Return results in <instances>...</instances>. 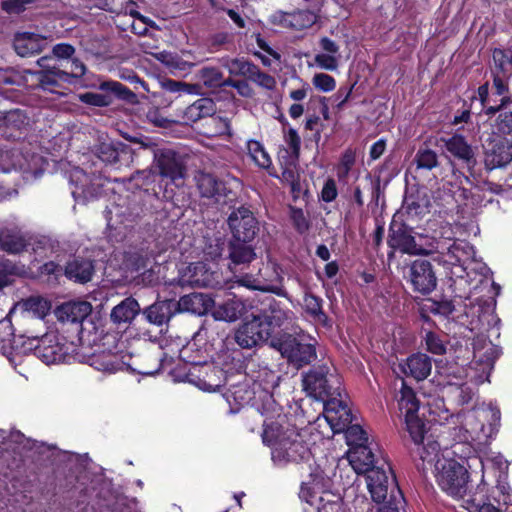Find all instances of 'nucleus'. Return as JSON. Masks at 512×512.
Masks as SVG:
<instances>
[{"label": "nucleus", "instance_id": "obj_49", "mask_svg": "<svg viewBox=\"0 0 512 512\" xmlns=\"http://www.w3.org/2000/svg\"><path fill=\"white\" fill-rule=\"evenodd\" d=\"M493 74V95L500 97V99L507 98V104H511V96L509 95L508 78L510 76H504L499 73Z\"/></svg>", "mask_w": 512, "mask_h": 512}, {"label": "nucleus", "instance_id": "obj_42", "mask_svg": "<svg viewBox=\"0 0 512 512\" xmlns=\"http://www.w3.org/2000/svg\"><path fill=\"white\" fill-rule=\"evenodd\" d=\"M155 261V254L148 249H139L129 254L128 262L133 270H146Z\"/></svg>", "mask_w": 512, "mask_h": 512}, {"label": "nucleus", "instance_id": "obj_40", "mask_svg": "<svg viewBox=\"0 0 512 512\" xmlns=\"http://www.w3.org/2000/svg\"><path fill=\"white\" fill-rule=\"evenodd\" d=\"M23 310L32 313L39 319H43L50 310V304L40 296H30L21 302Z\"/></svg>", "mask_w": 512, "mask_h": 512}, {"label": "nucleus", "instance_id": "obj_59", "mask_svg": "<svg viewBox=\"0 0 512 512\" xmlns=\"http://www.w3.org/2000/svg\"><path fill=\"white\" fill-rule=\"evenodd\" d=\"M467 506L465 508L470 512H501L498 508L490 503L476 502V499L473 497H469L465 499Z\"/></svg>", "mask_w": 512, "mask_h": 512}, {"label": "nucleus", "instance_id": "obj_60", "mask_svg": "<svg viewBox=\"0 0 512 512\" xmlns=\"http://www.w3.org/2000/svg\"><path fill=\"white\" fill-rule=\"evenodd\" d=\"M252 82L267 90H273L276 87L275 78L272 75L261 71V69L255 75Z\"/></svg>", "mask_w": 512, "mask_h": 512}, {"label": "nucleus", "instance_id": "obj_16", "mask_svg": "<svg viewBox=\"0 0 512 512\" xmlns=\"http://www.w3.org/2000/svg\"><path fill=\"white\" fill-rule=\"evenodd\" d=\"M196 187L201 197L214 198L217 202L232 201L235 193L227 188L226 183L217 179L213 174L199 171L195 175Z\"/></svg>", "mask_w": 512, "mask_h": 512}, {"label": "nucleus", "instance_id": "obj_62", "mask_svg": "<svg viewBox=\"0 0 512 512\" xmlns=\"http://www.w3.org/2000/svg\"><path fill=\"white\" fill-rule=\"evenodd\" d=\"M213 123L215 124L216 131L215 133L218 135H231V123L227 117L215 116V114L211 117Z\"/></svg>", "mask_w": 512, "mask_h": 512}, {"label": "nucleus", "instance_id": "obj_29", "mask_svg": "<svg viewBox=\"0 0 512 512\" xmlns=\"http://www.w3.org/2000/svg\"><path fill=\"white\" fill-rule=\"evenodd\" d=\"M30 245L27 237L17 229L0 230V249L8 254H20Z\"/></svg>", "mask_w": 512, "mask_h": 512}, {"label": "nucleus", "instance_id": "obj_47", "mask_svg": "<svg viewBox=\"0 0 512 512\" xmlns=\"http://www.w3.org/2000/svg\"><path fill=\"white\" fill-rule=\"evenodd\" d=\"M193 273L190 275L188 282L191 285L206 287L210 282V273L205 269V265L201 262L191 264L188 267Z\"/></svg>", "mask_w": 512, "mask_h": 512}, {"label": "nucleus", "instance_id": "obj_3", "mask_svg": "<svg viewBox=\"0 0 512 512\" xmlns=\"http://www.w3.org/2000/svg\"><path fill=\"white\" fill-rule=\"evenodd\" d=\"M229 239L226 258L235 266L251 263L256 259L255 240L260 223L250 206L232 207L226 220Z\"/></svg>", "mask_w": 512, "mask_h": 512}, {"label": "nucleus", "instance_id": "obj_45", "mask_svg": "<svg viewBox=\"0 0 512 512\" xmlns=\"http://www.w3.org/2000/svg\"><path fill=\"white\" fill-rule=\"evenodd\" d=\"M283 139L289 149V158L298 162L301 150V138L296 129L289 127L283 128Z\"/></svg>", "mask_w": 512, "mask_h": 512}, {"label": "nucleus", "instance_id": "obj_39", "mask_svg": "<svg viewBox=\"0 0 512 512\" xmlns=\"http://www.w3.org/2000/svg\"><path fill=\"white\" fill-rule=\"evenodd\" d=\"M248 154L261 168L268 169L272 166V160L265 150L264 146L257 140H249L247 142Z\"/></svg>", "mask_w": 512, "mask_h": 512}, {"label": "nucleus", "instance_id": "obj_63", "mask_svg": "<svg viewBox=\"0 0 512 512\" xmlns=\"http://www.w3.org/2000/svg\"><path fill=\"white\" fill-rule=\"evenodd\" d=\"M356 162V153L353 149H346L340 158L341 168L344 170V174L347 175L349 171L352 169Z\"/></svg>", "mask_w": 512, "mask_h": 512}, {"label": "nucleus", "instance_id": "obj_56", "mask_svg": "<svg viewBox=\"0 0 512 512\" xmlns=\"http://www.w3.org/2000/svg\"><path fill=\"white\" fill-rule=\"evenodd\" d=\"M231 39L228 32H217L207 38V46L211 52L219 51Z\"/></svg>", "mask_w": 512, "mask_h": 512}, {"label": "nucleus", "instance_id": "obj_28", "mask_svg": "<svg viewBox=\"0 0 512 512\" xmlns=\"http://www.w3.org/2000/svg\"><path fill=\"white\" fill-rule=\"evenodd\" d=\"M215 113L216 103L214 100L201 97L185 108L182 119L185 124H192L203 118L212 117Z\"/></svg>", "mask_w": 512, "mask_h": 512}, {"label": "nucleus", "instance_id": "obj_8", "mask_svg": "<svg viewBox=\"0 0 512 512\" xmlns=\"http://www.w3.org/2000/svg\"><path fill=\"white\" fill-rule=\"evenodd\" d=\"M135 142L140 144L139 152L149 150L152 153L154 171L162 179L169 180L171 183L178 185V181H182L185 178L187 172L186 163L178 152L171 148H159L155 143Z\"/></svg>", "mask_w": 512, "mask_h": 512}, {"label": "nucleus", "instance_id": "obj_20", "mask_svg": "<svg viewBox=\"0 0 512 512\" xmlns=\"http://www.w3.org/2000/svg\"><path fill=\"white\" fill-rule=\"evenodd\" d=\"M399 489L395 479L389 481V477L384 469L372 470L367 475V487L371 494L372 500L383 506L388 504L392 487Z\"/></svg>", "mask_w": 512, "mask_h": 512}, {"label": "nucleus", "instance_id": "obj_27", "mask_svg": "<svg viewBox=\"0 0 512 512\" xmlns=\"http://www.w3.org/2000/svg\"><path fill=\"white\" fill-rule=\"evenodd\" d=\"M92 311V306L87 301L67 302L59 306L56 315L59 321L64 323L81 324Z\"/></svg>", "mask_w": 512, "mask_h": 512}, {"label": "nucleus", "instance_id": "obj_10", "mask_svg": "<svg viewBox=\"0 0 512 512\" xmlns=\"http://www.w3.org/2000/svg\"><path fill=\"white\" fill-rule=\"evenodd\" d=\"M468 470L454 459L447 460L437 475L441 489L455 499H464L468 493Z\"/></svg>", "mask_w": 512, "mask_h": 512}, {"label": "nucleus", "instance_id": "obj_50", "mask_svg": "<svg viewBox=\"0 0 512 512\" xmlns=\"http://www.w3.org/2000/svg\"><path fill=\"white\" fill-rule=\"evenodd\" d=\"M424 340L426 349L430 353L435 355H444L446 353V345L437 333L433 331L426 332Z\"/></svg>", "mask_w": 512, "mask_h": 512}, {"label": "nucleus", "instance_id": "obj_4", "mask_svg": "<svg viewBox=\"0 0 512 512\" xmlns=\"http://www.w3.org/2000/svg\"><path fill=\"white\" fill-rule=\"evenodd\" d=\"M341 377L335 369L327 364L313 365L303 374L302 386L306 394L324 403V414L327 422L341 419L337 413H342V420H347L348 414L344 411L345 402L341 397Z\"/></svg>", "mask_w": 512, "mask_h": 512}, {"label": "nucleus", "instance_id": "obj_12", "mask_svg": "<svg viewBox=\"0 0 512 512\" xmlns=\"http://www.w3.org/2000/svg\"><path fill=\"white\" fill-rule=\"evenodd\" d=\"M387 244L391 251L388 257L394 255V251H400L403 254H419L423 249L417 245L413 236V228L403 221H398L393 217L389 225Z\"/></svg>", "mask_w": 512, "mask_h": 512}, {"label": "nucleus", "instance_id": "obj_13", "mask_svg": "<svg viewBox=\"0 0 512 512\" xmlns=\"http://www.w3.org/2000/svg\"><path fill=\"white\" fill-rule=\"evenodd\" d=\"M96 154L101 161L120 169L123 166L129 167L133 164L139 155V150L133 149L130 145L122 142H102L97 146Z\"/></svg>", "mask_w": 512, "mask_h": 512}, {"label": "nucleus", "instance_id": "obj_17", "mask_svg": "<svg viewBox=\"0 0 512 512\" xmlns=\"http://www.w3.org/2000/svg\"><path fill=\"white\" fill-rule=\"evenodd\" d=\"M319 16L309 9H297L292 12L277 11L272 15V23L283 28L302 31L311 28Z\"/></svg>", "mask_w": 512, "mask_h": 512}, {"label": "nucleus", "instance_id": "obj_38", "mask_svg": "<svg viewBox=\"0 0 512 512\" xmlns=\"http://www.w3.org/2000/svg\"><path fill=\"white\" fill-rule=\"evenodd\" d=\"M417 169L432 170L439 166L438 154L427 146H421L414 157Z\"/></svg>", "mask_w": 512, "mask_h": 512}, {"label": "nucleus", "instance_id": "obj_6", "mask_svg": "<svg viewBox=\"0 0 512 512\" xmlns=\"http://www.w3.org/2000/svg\"><path fill=\"white\" fill-rule=\"evenodd\" d=\"M263 443L274 448L278 457L287 462L299 463L308 461L311 451L303 435L296 429L282 431V426L276 422L264 423L262 433Z\"/></svg>", "mask_w": 512, "mask_h": 512}, {"label": "nucleus", "instance_id": "obj_43", "mask_svg": "<svg viewBox=\"0 0 512 512\" xmlns=\"http://www.w3.org/2000/svg\"><path fill=\"white\" fill-rule=\"evenodd\" d=\"M427 301L429 303L428 310L434 315L448 318L455 310L453 300L446 298L444 295L430 298Z\"/></svg>", "mask_w": 512, "mask_h": 512}, {"label": "nucleus", "instance_id": "obj_18", "mask_svg": "<svg viewBox=\"0 0 512 512\" xmlns=\"http://www.w3.org/2000/svg\"><path fill=\"white\" fill-rule=\"evenodd\" d=\"M212 315L216 320L234 322L247 312L246 302L232 292H226L220 301L214 300Z\"/></svg>", "mask_w": 512, "mask_h": 512}, {"label": "nucleus", "instance_id": "obj_57", "mask_svg": "<svg viewBox=\"0 0 512 512\" xmlns=\"http://www.w3.org/2000/svg\"><path fill=\"white\" fill-rule=\"evenodd\" d=\"M337 196L338 190L336 182L333 178H328L322 187L319 197L323 202L330 203L334 201Z\"/></svg>", "mask_w": 512, "mask_h": 512}, {"label": "nucleus", "instance_id": "obj_35", "mask_svg": "<svg viewBox=\"0 0 512 512\" xmlns=\"http://www.w3.org/2000/svg\"><path fill=\"white\" fill-rule=\"evenodd\" d=\"M140 312L141 308L137 300L127 297L112 309L110 317L116 324L131 323Z\"/></svg>", "mask_w": 512, "mask_h": 512}, {"label": "nucleus", "instance_id": "obj_53", "mask_svg": "<svg viewBox=\"0 0 512 512\" xmlns=\"http://www.w3.org/2000/svg\"><path fill=\"white\" fill-rule=\"evenodd\" d=\"M32 2L33 0H3L1 1V9L7 14L19 15L23 13L27 5Z\"/></svg>", "mask_w": 512, "mask_h": 512}, {"label": "nucleus", "instance_id": "obj_52", "mask_svg": "<svg viewBox=\"0 0 512 512\" xmlns=\"http://www.w3.org/2000/svg\"><path fill=\"white\" fill-rule=\"evenodd\" d=\"M312 83L316 89L322 92L333 91L336 87L334 77L326 73H316L313 76Z\"/></svg>", "mask_w": 512, "mask_h": 512}, {"label": "nucleus", "instance_id": "obj_2", "mask_svg": "<svg viewBox=\"0 0 512 512\" xmlns=\"http://www.w3.org/2000/svg\"><path fill=\"white\" fill-rule=\"evenodd\" d=\"M287 318L280 301L265 297L250 315L234 331L233 339L242 349H252L273 339L275 328Z\"/></svg>", "mask_w": 512, "mask_h": 512}, {"label": "nucleus", "instance_id": "obj_24", "mask_svg": "<svg viewBox=\"0 0 512 512\" xmlns=\"http://www.w3.org/2000/svg\"><path fill=\"white\" fill-rule=\"evenodd\" d=\"M349 461L355 470L364 472L367 475L370 474L372 470L383 469L378 466L380 460L369 442L351 449L349 452Z\"/></svg>", "mask_w": 512, "mask_h": 512}, {"label": "nucleus", "instance_id": "obj_33", "mask_svg": "<svg viewBox=\"0 0 512 512\" xmlns=\"http://www.w3.org/2000/svg\"><path fill=\"white\" fill-rule=\"evenodd\" d=\"M178 305L184 311L202 315L210 311L214 305V299L204 293H190L180 298Z\"/></svg>", "mask_w": 512, "mask_h": 512}, {"label": "nucleus", "instance_id": "obj_55", "mask_svg": "<svg viewBox=\"0 0 512 512\" xmlns=\"http://www.w3.org/2000/svg\"><path fill=\"white\" fill-rule=\"evenodd\" d=\"M403 500V495L400 489H396L395 486L392 487L391 494L389 496L388 504H384L380 506L379 512H399V506Z\"/></svg>", "mask_w": 512, "mask_h": 512}, {"label": "nucleus", "instance_id": "obj_31", "mask_svg": "<svg viewBox=\"0 0 512 512\" xmlns=\"http://www.w3.org/2000/svg\"><path fill=\"white\" fill-rule=\"evenodd\" d=\"M490 96V85L488 81L481 84L476 92L471 96L472 102L479 101L477 115L492 117L507 104V98L499 99L498 104H490Z\"/></svg>", "mask_w": 512, "mask_h": 512}, {"label": "nucleus", "instance_id": "obj_25", "mask_svg": "<svg viewBox=\"0 0 512 512\" xmlns=\"http://www.w3.org/2000/svg\"><path fill=\"white\" fill-rule=\"evenodd\" d=\"M46 45V38L33 32H17L13 38V48L20 57L40 54Z\"/></svg>", "mask_w": 512, "mask_h": 512}, {"label": "nucleus", "instance_id": "obj_14", "mask_svg": "<svg viewBox=\"0 0 512 512\" xmlns=\"http://www.w3.org/2000/svg\"><path fill=\"white\" fill-rule=\"evenodd\" d=\"M408 276L413 290L427 295L437 285V277L432 263L427 259L414 260L408 269Z\"/></svg>", "mask_w": 512, "mask_h": 512}, {"label": "nucleus", "instance_id": "obj_44", "mask_svg": "<svg viewBox=\"0 0 512 512\" xmlns=\"http://www.w3.org/2000/svg\"><path fill=\"white\" fill-rule=\"evenodd\" d=\"M495 119L494 127L498 134L503 136H512V107L506 104L499 110Z\"/></svg>", "mask_w": 512, "mask_h": 512}, {"label": "nucleus", "instance_id": "obj_9", "mask_svg": "<svg viewBox=\"0 0 512 512\" xmlns=\"http://www.w3.org/2000/svg\"><path fill=\"white\" fill-rule=\"evenodd\" d=\"M270 345L297 369L309 365L317 357L315 345L307 342L303 336L284 333L273 338Z\"/></svg>", "mask_w": 512, "mask_h": 512}, {"label": "nucleus", "instance_id": "obj_7", "mask_svg": "<svg viewBox=\"0 0 512 512\" xmlns=\"http://www.w3.org/2000/svg\"><path fill=\"white\" fill-rule=\"evenodd\" d=\"M195 346V343H189L179 352L180 359L188 365L183 380L194 384L203 391H216L222 386L223 370L208 363L199 349H196L197 355L193 356L192 352Z\"/></svg>", "mask_w": 512, "mask_h": 512}, {"label": "nucleus", "instance_id": "obj_30", "mask_svg": "<svg viewBox=\"0 0 512 512\" xmlns=\"http://www.w3.org/2000/svg\"><path fill=\"white\" fill-rule=\"evenodd\" d=\"M324 300L309 290L304 292L303 310L313 320L319 322L323 327L332 326L331 319L323 309Z\"/></svg>", "mask_w": 512, "mask_h": 512}, {"label": "nucleus", "instance_id": "obj_48", "mask_svg": "<svg viewBox=\"0 0 512 512\" xmlns=\"http://www.w3.org/2000/svg\"><path fill=\"white\" fill-rule=\"evenodd\" d=\"M223 73L216 67H203L199 79L208 88H221Z\"/></svg>", "mask_w": 512, "mask_h": 512}, {"label": "nucleus", "instance_id": "obj_26", "mask_svg": "<svg viewBox=\"0 0 512 512\" xmlns=\"http://www.w3.org/2000/svg\"><path fill=\"white\" fill-rule=\"evenodd\" d=\"M444 145L446 150L467 168L471 169L476 165L475 152L462 134H453L444 140Z\"/></svg>", "mask_w": 512, "mask_h": 512}, {"label": "nucleus", "instance_id": "obj_37", "mask_svg": "<svg viewBox=\"0 0 512 512\" xmlns=\"http://www.w3.org/2000/svg\"><path fill=\"white\" fill-rule=\"evenodd\" d=\"M494 69L492 73H499L504 76L512 75V50L495 48L492 52Z\"/></svg>", "mask_w": 512, "mask_h": 512}, {"label": "nucleus", "instance_id": "obj_51", "mask_svg": "<svg viewBox=\"0 0 512 512\" xmlns=\"http://www.w3.org/2000/svg\"><path fill=\"white\" fill-rule=\"evenodd\" d=\"M15 339L14 328L10 318L0 320V348L12 346Z\"/></svg>", "mask_w": 512, "mask_h": 512}, {"label": "nucleus", "instance_id": "obj_15", "mask_svg": "<svg viewBox=\"0 0 512 512\" xmlns=\"http://www.w3.org/2000/svg\"><path fill=\"white\" fill-rule=\"evenodd\" d=\"M484 148V165L489 171L507 166L512 161V143L505 138L489 137Z\"/></svg>", "mask_w": 512, "mask_h": 512}, {"label": "nucleus", "instance_id": "obj_23", "mask_svg": "<svg viewBox=\"0 0 512 512\" xmlns=\"http://www.w3.org/2000/svg\"><path fill=\"white\" fill-rule=\"evenodd\" d=\"M300 497L310 505L316 506L317 512H345L343 500L332 492L325 491L316 500L310 488L302 486Z\"/></svg>", "mask_w": 512, "mask_h": 512}, {"label": "nucleus", "instance_id": "obj_21", "mask_svg": "<svg viewBox=\"0 0 512 512\" xmlns=\"http://www.w3.org/2000/svg\"><path fill=\"white\" fill-rule=\"evenodd\" d=\"M399 369L406 377L420 382L431 374L432 359L425 353H413L399 363Z\"/></svg>", "mask_w": 512, "mask_h": 512}, {"label": "nucleus", "instance_id": "obj_22", "mask_svg": "<svg viewBox=\"0 0 512 512\" xmlns=\"http://www.w3.org/2000/svg\"><path fill=\"white\" fill-rule=\"evenodd\" d=\"M95 273V260L74 255L65 265L64 275L76 283L86 284Z\"/></svg>", "mask_w": 512, "mask_h": 512}, {"label": "nucleus", "instance_id": "obj_5", "mask_svg": "<svg viewBox=\"0 0 512 512\" xmlns=\"http://www.w3.org/2000/svg\"><path fill=\"white\" fill-rule=\"evenodd\" d=\"M33 338L37 344L34 346V355L47 365L55 363H71L78 361L88 363L99 371L114 372L118 369L119 363L116 361V355L111 353L93 352L89 355L84 354L79 348L73 347L72 343L67 346L58 341L55 336L45 335L27 336Z\"/></svg>", "mask_w": 512, "mask_h": 512}, {"label": "nucleus", "instance_id": "obj_11", "mask_svg": "<svg viewBox=\"0 0 512 512\" xmlns=\"http://www.w3.org/2000/svg\"><path fill=\"white\" fill-rule=\"evenodd\" d=\"M99 89L103 93L90 91L81 93L79 95V100L86 105L107 107L113 103L114 98L128 103H134L137 98L136 94L132 90L118 81H104L99 85Z\"/></svg>", "mask_w": 512, "mask_h": 512}, {"label": "nucleus", "instance_id": "obj_32", "mask_svg": "<svg viewBox=\"0 0 512 512\" xmlns=\"http://www.w3.org/2000/svg\"><path fill=\"white\" fill-rule=\"evenodd\" d=\"M175 303L172 300L156 301L142 311V315L150 324L161 326L173 315Z\"/></svg>", "mask_w": 512, "mask_h": 512}, {"label": "nucleus", "instance_id": "obj_58", "mask_svg": "<svg viewBox=\"0 0 512 512\" xmlns=\"http://www.w3.org/2000/svg\"><path fill=\"white\" fill-rule=\"evenodd\" d=\"M314 60L318 67L328 70V71H334L338 67L337 57L330 55V54H326V53L316 54Z\"/></svg>", "mask_w": 512, "mask_h": 512}, {"label": "nucleus", "instance_id": "obj_41", "mask_svg": "<svg viewBox=\"0 0 512 512\" xmlns=\"http://www.w3.org/2000/svg\"><path fill=\"white\" fill-rule=\"evenodd\" d=\"M162 62L174 75H185L191 71L194 63L183 59L177 54H167L162 56Z\"/></svg>", "mask_w": 512, "mask_h": 512}, {"label": "nucleus", "instance_id": "obj_61", "mask_svg": "<svg viewBox=\"0 0 512 512\" xmlns=\"http://www.w3.org/2000/svg\"><path fill=\"white\" fill-rule=\"evenodd\" d=\"M250 63V61L244 58H234L227 62L226 67L229 70V73L236 76H242L245 73V68Z\"/></svg>", "mask_w": 512, "mask_h": 512}, {"label": "nucleus", "instance_id": "obj_36", "mask_svg": "<svg viewBox=\"0 0 512 512\" xmlns=\"http://www.w3.org/2000/svg\"><path fill=\"white\" fill-rule=\"evenodd\" d=\"M38 75L39 85L45 90H52L53 87H58L60 81H68L67 71L55 66L38 72Z\"/></svg>", "mask_w": 512, "mask_h": 512}, {"label": "nucleus", "instance_id": "obj_34", "mask_svg": "<svg viewBox=\"0 0 512 512\" xmlns=\"http://www.w3.org/2000/svg\"><path fill=\"white\" fill-rule=\"evenodd\" d=\"M23 457L17 447L8 440L0 443V473L7 476V471H15L21 468Z\"/></svg>", "mask_w": 512, "mask_h": 512}, {"label": "nucleus", "instance_id": "obj_46", "mask_svg": "<svg viewBox=\"0 0 512 512\" xmlns=\"http://www.w3.org/2000/svg\"><path fill=\"white\" fill-rule=\"evenodd\" d=\"M289 218L298 234L303 235L309 231L311 223L302 208L290 205Z\"/></svg>", "mask_w": 512, "mask_h": 512}, {"label": "nucleus", "instance_id": "obj_54", "mask_svg": "<svg viewBox=\"0 0 512 512\" xmlns=\"http://www.w3.org/2000/svg\"><path fill=\"white\" fill-rule=\"evenodd\" d=\"M297 163L298 162H294L293 159L285 162L284 166H282V173L280 177L282 182L290 184L300 179V174L297 170Z\"/></svg>", "mask_w": 512, "mask_h": 512}, {"label": "nucleus", "instance_id": "obj_19", "mask_svg": "<svg viewBox=\"0 0 512 512\" xmlns=\"http://www.w3.org/2000/svg\"><path fill=\"white\" fill-rule=\"evenodd\" d=\"M344 411L348 414L347 420H336L335 422H328L331 426L332 430L335 433L344 432L346 441L350 450L355 448L358 445H362L369 442L368 435L366 431L358 424H352L353 415L347 404H345ZM342 413H337V416H341L344 418L345 416L341 415Z\"/></svg>", "mask_w": 512, "mask_h": 512}, {"label": "nucleus", "instance_id": "obj_1", "mask_svg": "<svg viewBox=\"0 0 512 512\" xmlns=\"http://www.w3.org/2000/svg\"><path fill=\"white\" fill-rule=\"evenodd\" d=\"M398 406L404 415L405 431L408 433V436H403V442L411 458L432 464L438 459L440 444L431 434L428 435L427 424L418 415L420 401L405 380H402Z\"/></svg>", "mask_w": 512, "mask_h": 512}, {"label": "nucleus", "instance_id": "obj_64", "mask_svg": "<svg viewBox=\"0 0 512 512\" xmlns=\"http://www.w3.org/2000/svg\"><path fill=\"white\" fill-rule=\"evenodd\" d=\"M75 53V48L68 43H58L53 47V54L60 59H69Z\"/></svg>", "mask_w": 512, "mask_h": 512}]
</instances>
